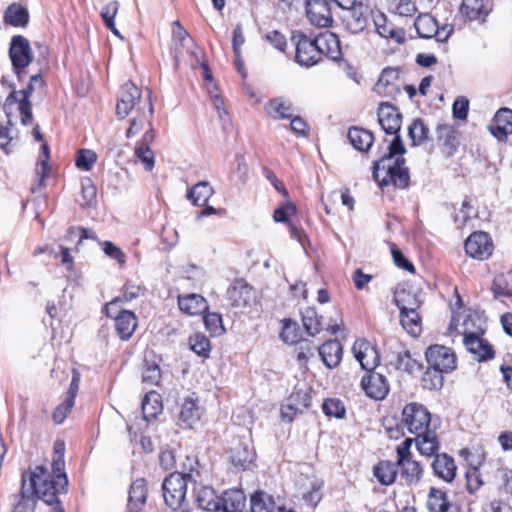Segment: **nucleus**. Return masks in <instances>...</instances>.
I'll return each instance as SVG.
<instances>
[{"label": "nucleus", "instance_id": "9", "mask_svg": "<svg viewBox=\"0 0 512 512\" xmlns=\"http://www.w3.org/2000/svg\"><path fill=\"white\" fill-rule=\"evenodd\" d=\"M9 56L13 69L21 80L23 69H25L33 59L29 41L21 35L14 36L10 43Z\"/></svg>", "mask_w": 512, "mask_h": 512}, {"label": "nucleus", "instance_id": "34", "mask_svg": "<svg viewBox=\"0 0 512 512\" xmlns=\"http://www.w3.org/2000/svg\"><path fill=\"white\" fill-rule=\"evenodd\" d=\"M230 462L235 467L246 469L254 459V452L247 444L238 443L235 447L229 450Z\"/></svg>", "mask_w": 512, "mask_h": 512}, {"label": "nucleus", "instance_id": "33", "mask_svg": "<svg viewBox=\"0 0 512 512\" xmlns=\"http://www.w3.org/2000/svg\"><path fill=\"white\" fill-rule=\"evenodd\" d=\"M436 133L438 140L441 142L443 153L446 156H452L459 145L454 129L443 124L437 127Z\"/></svg>", "mask_w": 512, "mask_h": 512}, {"label": "nucleus", "instance_id": "2", "mask_svg": "<svg viewBox=\"0 0 512 512\" xmlns=\"http://www.w3.org/2000/svg\"><path fill=\"white\" fill-rule=\"evenodd\" d=\"M67 487L68 480L63 476L53 483L49 470L36 466L22 475L21 489L12 498V512H34L37 499L47 505L58 504V495L66 493Z\"/></svg>", "mask_w": 512, "mask_h": 512}, {"label": "nucleus", "instance_id": "30", "mask_svg": "<svg viewBox=\"0 0 512 512\" xmlns=\"http://www.w3.org/2000/svg\"><path fill=\"white\" fill-rule=\"evenodd\" d=\"M318 353L327 368H335L339 365L343 348L338 340H329L318 348Z\"/></svg>", "mask_w": 512, "mask_h": 512}, {"label": "nucleus", "instance_id": "40", "mask_svg": "<svg viewBox=\"0 0 512 512\" xmlns=\"http://www.w3.org/2000/svg\"><path fill=\"white\" fill-rule=\"evenodd\" d=\"M7 124L0 126V149L9 154L18 142V130L11 120L7 117Z\"/></svg>", "mask_w": 512, "mask_h": 512}, {"label": "nucleus", "instance_id": "58", "mask_svg": "<svg viewBox=\"0 0 512 512\" xmlns=\"http://www.w3.org/2000/svg\"><path fill=\"white\" fill-rule=\"evenodd\" d=\"M203 320L206 329L211 333V335L219 336L224 333L225 329L220 314L215 312L207 313Z\"/></svg>", "mask_w": 512, "mask_h": 512}, {"label": "nucleus", "instance_id": "42", "mask_svg": "<svg viewBox=\"0 0 512 512\" xmlns=\"http://www.w3.org/2000/svg\"><path fill=\"white\" fill-rule=\"evenodd\" d=\"M197 503L203 512H220V499L211 488L203 487L198 492Z\"/></svg>", "mask_w": 512, "mask_h": 512}, {"label": "nucleus", "instance_id": "45", "mask_svg": "<svg viewBox=\"0 0 512 512\" xmlns=\"http://www.w3.org/2000/svg\"><path fill=\"white\" fill-rule=\"evenodd\" d=\"M213 194L212 187L205 181L195 184L188 192V199L196 206H204Z\"/></svg>", "mask_w": 512, "mask_h": 512}, {"label": "nucleus", "instance_id": "61", "mask_svg": "<svg viewBox=\"0 0 512 512\" xmlns=\"http://www.w3.org/2000/svg\"><path fill=\"white\" fill-rule=\"evenodd\" d=\"M96 153L92 150L82 149L76 157V166L84 171H89L96 162Z\"/></svg>", "mask_w": 512, "mask_h": 512}, {"label": "nucleus", "instance_id": "27", "mask_svg": "<svg viewBox=\"0 0 512 512\" xmlns=\"http://www.w3.org/2000/svg\"><path fill=\"white\" fill-rule=\"evenodd\" d=\"M438 426H433L432 429L415 435L412 439L415 441L419 453L423 456L431 457L436 456L439 449V441L436 434Z\"/></svg>", "mask_w": 512, "mask_h": 512}, {"label": "nucleus", "instance_id": "59", "mask_svg": "<svg viewBox=\"0 0 512 512\" xmlns=\"http://www.w3.org/2000/svg\"><path fill=\"white\" fill-rule=\"evenodd\" d=\"M280 337L284 342L288 344L297 343L300 337L298 324L291 320H285L283 322V329Z\"/></svg>", "mask_w": 512, "mask_h": 512}, {"label": "nucleus", "instance_id": "64", "mask_svg": "<svg viewBox=\"0 0 512 512\" xmlns=\"http://www.w3.org/2000/svg\"><path fill=\"white\" fill-rule=\"evenodd\" d=\"M102 245V248H103V251L104 253L112 258V259H115L117 260V262L120 264V265H123L125 264L126 262V256L125 254L122 252V250L117 247L114 243L110 242V241H104L101 243Z\"/></svg>", "mask_w": 512, "mask_h": 512}, {"label": "nucleus", "instance_id": "6", "mask_svg": "<svg viewBox=\"0 0 512 512\" xmlns=\"http://www.w3.org/2000/svg\"><path fill=\"white\" fill-rule=\"evenodd\" d=\"M414 27L421 38H435L437 42L445 43L454 31L451 24L439 25L438 21L428 13L419 14L415 21Z\"/></svg>", "mask_w": 512, "mask_h": 512}, {"label": "nucleus", "instance_id": "37", "mask_svg": "<svg viewBox=\"0 0 512 512\" xmlns=\"http://www.w3.org/2000/svg\"><path fill=\"white\" fill-rule=\"evenodd\" d=\"M266 113L274 119H289L293 116L292 104L283 98H275L265 105Z\"/></svg>", "mask_w": 512, "mask_h": 512}, {"label": "nucleus", "instance_id": "21", "mask_svg": "<svg viewBox=\"0 0 512 512\" xmlns=\"http://www.w3.org/2000/svg\"><path fill=\"white\" fill-rule=\"evenodd\" d=\"M155 139V130L149 128L145 131L141 140H139L134 148V154L138 160L144 165L145 170L151 171L155 166V157L150 149V144Z\"/></svg>", "mask_w": 512, "mask_h": 512}, {"label": "nucleus", "instance_id": "56", "mask_svg": "<svg viewBox=\"0 0 512 512\" xmlns=\"http://www.w3.org/2000/svg\"><path fill=\"white\" fill-rule=\"evenodd\" d=\"M389 9L400 16H411L416 12V5L411 0H389Z\"/></svg>", "mask_w": 512, "mask_h": 512}, {"label": "nucleus", "instance_id": "22", "mask_svg": "<svg viewBox=\"0 0 512 512\" xmlns=\"http://www.w3.org/2000/svg\"><path fill=\"white\" fill-rule=\"evenodd\" d=\"M464 345L479 362L486 361L494 357V350L492 346L485 339L475 333L465 334Z\"/></svg>", "mask_w": 512, "mask_h": 512}, {"label": "nucleus", "instance_id": "24", "mask_svg": "<svg viewBox=\"0 0 512 512\" xmlns=\"http://www.w3.org/2000/svg\"><path fill=\"white\" fill-rule=\"evenodd\" d=\"M488 128L498 140H506L507 136L512 134V110L500 108Z\"/></svg>", "mask_w": 512, "mask_h": 512}, {"label": "nucleus", "instance_id": "38", "mask_svg": "<svg viewBox=\"0 0 512 512\" xmlns=\"http://www.w3.org/2000/svg\"><path fill=\"white\" fill-rule=\"evenodd\" d=\"M418 309L401 311L400 323L403 329L411 336L417 337L422 332V321Z\"/></svg>", "mask_w": 512, "mask_h": 512}, {"label": "nucleus", "instance_id": "10", "mask_svg": "<svg viewBox=\"0 0 512 512\" xmlns=\"http://www.w3.org/2000/svg\"><path fill=\"white\" fill-rule=\"evenodd\" d=\"M120 298H115L105 306V312L108 317L115 319V328L117 334L122 340H128L134 333L137 327V318L135 314L128 310H123L116 315L113 312L114 307L117 305Z\"/></svg>", "mask_w": 512, "mask_h": 512}, {"label": "nucleus", "instance_id": "7", "mask_svg": "<svg viewBox=\"0 0 512 512\" xmlns=\"http://www.w3.org/2000/svg\"><path fill=\"white\" fill-rule=\"evenodd\" d=\"M412 438H406L397 446V465L401 468L400 476L409 485L416 484L422 477V468L419 462L412 459L410 447Z\"/></svg>", "mask_w": 512, "mask_h": 512}, {"label": "nucleus", "instance_id": "18", "mask_svg": "<svg viewBox=\"0 0 512 512\" xmlns=\"http://www.w3.org/2000/svg\"><path fill=\"white\" fill-rule=\"evenodd\" d=\"M346 10L347 13L344 16V21L347 29L352 33L362 32L369 22L370 8L362 2H358L346 8Z\"/></svg>", "mask_w": 512, "mask_h": 512}, {"label": "nucleus", "instance_id": "31", "mask_svg": "<svg viewBox=\"0 0 512 512\" xmlns=\"http://www.w3.org/2000/svg\"><path fill=\"white\" fill-rule=\"evenodd\" d=\"M220 499V512H241L245 507L246 496L240 489L224 492Z\"/></svg>", "mask_w": 512, "mask_h": 512}, {"label": "nucleus", "instance_id": "51", "mask_svg": "<svg viewBox=\"0 0 512 512\" xmlns=\"http://www.w3.org/2000/svg\"><path fill=\"white\" fill-rule=\"evenodd\" d=\"M180 419L188 424L197 421L200 418L199 408L194 399L185 398L181 404Z\"/></svg>", "mask_w": 512, "mask_h": 512}, {"label": "nucleus", "instance_id": "17", "mask_svg": "<svg viewBox=\"0 0 512 512\" xmlns=\"http://www.w3.org/2000/svg\"><path fill=\"white\" fill-rule=\"evenodd\" d=\"M352 351L362 369L366 370L367 373L375 372L374 369L378 366L380 358L374 346L361 339L354 342Z\"/></svg>", "mask_w": 512, "mask_h": 512}, {"label": "nucleus", "instance_id": "16", "mask_svg": "<svg viewBox=\"0 0 512 512\" xmlns=\"http://www.w3.org/2000/svg\"><path fill=\"white\" fill-rule=\"evenodd\" d=\"M361 388L368 397L375 400H383L390 390L387 378L378 372H369L363 376Z\"/></svg>", "mask_w": 512, "mask_h": 512}, {"label": "nucleus", "instance_id": "41", "mask_svg": "<svg viewBox=\"0 0 512 512\" xmlns=\"http://www.w3.org/2000/svg\"><path fill=\"white\" fill-rule=\"evenodd\" d=\"M397 466V462L381 461L374 467V476L382 485H391L396 479Z\"/></svg>", "mask_w": 512, "mask_h": 512}, {"label": "nucleus", "instance_id": "54", "mask_svg": "<svg viewBox=\"0 0 512 512\" xmlns=\"http://www.w3.org/2000/svg\"><path fill=\"white\" fill-rule=\"evenodd\" d=\"M321 318L314 309H307L303 313V325L310 336H315L322 330Z\"/></svg>", "mask_w": 512, "mask_h": 512}, {"label": "nucleus", "instance_id": "15", "mask_svg": "<svg viewBox=\"0 0 512 512\" xmlns=\"http://www.w3.org/2000/svg\"><path fill=\"white\" fill-rule=\"evenodd\" d=\"M465 250L470 257L484 260L492 254L493 244L487 233L474 232L467 238Z\"/></svg>", "mask_w": 512, "mask_h": 512}, {"label": "nucleus", "instance_id": "4", "mask_svg": "<svg viewBox=\"0 0 512 512\" xmlns=\"http://www.w3.org/2000/svg\"><path fill=\"white\" fill-rule=\"evenodd\" d=\"M402 423L414 435L424 433L432 429L433 426H439L438 421L431 417L427 408L415 402L409 403L403 408Z\"/></svg>", "mask_w": 512, "mask_h": 512}, {"label": "nucleus", "instance_id": "52", "mask_svg": "<svg viewBox=\"0 0 512 512\" xmlns=\"http://www.w3.org/2000/svg\"><path fill=\"white\" fill-rule=\"evenodd\" d=\"M443 373V371H440L428 365V368L425 371L422 378L423 387L428 390L440 389L444 383Z\"/></svg>", "mask_w": 512, "mask_h": 512}, {"label": "nucleus", "instance_id": "47", "mask_svg": "<svg viewBox=\"0 0 512 512\" xmlns=\"http://www.w3.org/2000/svg\"><path fill=\"white\" fill-rule=\"evenodd\" d=\"M492 291L496 298L512 296V275L499 274L495 276L492 285Z\"/></svg>", "mask_w": 512, "mask_h": 512}, {"label": "nucleus", "instance_id": "8", "mask_svg": "<svg viewBox=\"0 0 512 512\" xmlns=\"http://www.w3.org/2000/svg\"><path fill=\"white\" fill-rule=\"evenodd\" d=\"M148 99H150V96L143 100L140 89L132 82H126L122 85L119 92L116 104V115L120 119H124L134 108H136V111L138 112L139 106L144 107V103Z\"/></svg>", "mask_w": 512, "mask_h": 512}, {"label": "nucleus", "instance_id": "39", "mask_svg": "<svg viewBox=\"0 0 512 512\" xmlns=\"http://www.w3.org/2000/svg\"><path fill=\"white\" fill-rule=\"evenodd\" d=\"M348 139L352 146L359 151H368L374 141L370 131L357 127L349 129Z\"/></svg>", "mask_w": 512, "mask_h": 512}, {"label": "nucleus", "instance_id": "32", "mask_svg": "<svg viewBox=\"0 0 512 512\" xmlns=\"http://www.w3.org/2000/svg\"><path fill=\"white\" fill-rule=\"evenodd\" d=\"M147 499V487L146 481L141 478L135 480L131 486L129 491V499H128V510L129 511H141L142 507L145 505Z\"/></svg>", "mask_w": 512, "mask_h": 512}, {"label": "nucleus", "instance_id": "57", "mask_svg": "<svg viewBox=\"0 0 512 512\" xmlns=\"http://www.w3.org/2000/svg\"><path fill=\"white\" fill-rule=\"evenodd\" d=\"M198 466L199 462L196 458L187 456L183 463L182 472L178 473L182 474L187 481L196 483L200 478Z\"/></svg>", "mask_w": 512, "mask_h": 512}, {"label": "nucleus", "instance_id": "19", "mask_svg": "<svg viewBox=\"0 0 512 512\" xmlns=\"http://www.w3.org/2000/svg\"><path fill=\"white\" fill-rule=\"evenodd\" d=\"M295 59L301 66L310 67L317 64L321 58L315 38L302 35L296 45Z\"/></svg>", "mask_w": 512, "mask_h": 512}, {"label": "nucleus", "instance_id": "23", "mask_svg": "<svg viewBox=\"0 0 512 512\" xmlns=\"http://www.w3.org/2000/svg\"><path fill=\"white\" fill-rule=\"evenodd\" d=\"M491 9L490 0H462L460 14L469 21H484Z\"/></svg>", "mask_w": 512, "mask_h": 512}, {"label": "nucleus", "instance_id": "36", "mask_svg": "<svg viewBox=\"0 0 512 512\" xmlns=\"http://www.w3.org/2000/svg\"><path fill=\"white\" fill-rule=\"evenodd\" d=\"M64 453H65V444L61 440H57L54 444V455L52 459L51 469L52 472L49 471L52 482H58L60 477H64L68 480L67 475L65 473V462H64Z\"/></svg>", "mask_w": 512, "mask_h": 512}, {"label": "nucleus", "instance_id": "5", "mask_svg": "<svg viewBox=\"0 0 512 512\" xmlns=\"http://www.w3.org/2000/svg\"><path fill=\"white\" fill-rule=\"evenodd\" d=\"M187 482L186 478L178 472L171 473L163 481L164 501L174 511L189 512L182 509L186 497Z\"/></svg>", "mask_w": 512, "mask_h": 512}, {"label": "nucleus", "instance_id": "60", "mask_svg": "<svg viewBox=\"0 0 512 512\" xmlns=\"http://www.w3.org/2000/svg\"><path fill=\"white\" fill-rule=\"evenodd\" d=\"M161 379V371L160 367L156 363L147 362L143 373H142V381L143 383L155 386L158 385Z\"/></svg>", "mask_w": 512, "mask_h": 512}, {"label": "nucleus", "instance_id": "55", "mask_svg": "<svg viewBox=\"0 0 512 512\" xmlns=\"http://www.w3.org/2000/svg\"><path fill=\"white\" fill-rule=\"evenodd\" d=\"M173 38L176 45L179 44L187 53L194 55L192 51V47L194 46L193 40L179 21L174 22Z\"/></svg>", "mask_w": 512, "mask_h": 512}, {"label": "nucleus", "instance_id": "29", "mask_svg": "<svg viewBox=\"0 0 512 512\" xmlns=\"http://www.w3.org/2000/svg\"><path fill=\"white\" fill-rule=\"evenodd\" d=\"M399 79V72L394 68H385L375 84L374 91L380 96H392L399 92L396 81Z\"/></svg>", "mask_w": 512, "mask_h": 512}, {"label": "nucleus", "instance_id": "26", "mask_svg": "<svg viewBox=\"0 0 512 512\" xmlns=\"http://www.w3.org/2000/svg\"><path fill=\"white\" fill-rule=\"evenodd\" d=\"M434 474L445 482H452L456 476V464L454 459L446 453L436 454L431 464Z\"/></svg>", "mask_w": 512, "mask_h": 512}, {"label": "nucleus", "instance_id": "53", "mask_svg": "<svg viewBox=\"0 0 512 512\" xmlns=\"http://www.w3.org/2000/svg\"><path fill=\"white\" fill-rule=\"evenodd\" d=\"M189 345L197 355L208 358L211 351L210 340L203 334L197 333L189 338Z\"/></svg>", "mask_w": 512, "mask_h": 512}, {"label": "nucleus", "instance_id": "14", "mask_svg": "<svg viewBox=\"0 0 512 512\" xmlns=\"http://www.w3.org/2000/svg\"><path fill=\"white\" fill-rule=\"evenodd\" d=\"M310 23L317 27H329L333 17L329 3L326 0H306L303 2Z\"/></svg>", "mask_w": 512, "mask_h": 512}, {"label": "nucleus", "instance_id": "35", "mask_svg": "<svg viewBox=\"0 0 512 512\" xmlns=\"http://www.w3.org/2000/svg\"><path fill=\"white\" fill-rule=\"evenodd\" d=\"M163 405L161 402V396L155 391H149L145 394L142 401V413L146 421L156 419V417L162 412Z\"/></svg>", "mask_w": 512, "mask_h": 512}, {"label": "nucleus", "instance_id": "13", "mask_svg": "<svg viewBox=\"0 0 512 512\" xmlns=\"http://www.w3.org/2000/svg\"><path fill=\"white\" fill-rule=\"evenodd\" d=\"M227 298L233 308L242 310L250 307L255 300L253 288L244 280H235L227 290Z\"/></svg>", "mask_w": 512, "mask_h": 512}, {"label": "nucleus", "instance_id": "63", "mask_svg": "<svg viewBox=\"0 0 512 512\" xmlns=\"http://www.w3.org/2000/svg\"><path fill=\"white\" fill-rule=\"evenodd\" d=\"M453 117L459 120L467 119L469 100L465 96H458L452 106Z\"/></svg>", "mask_w": 512, "mask_h": 512}, {"label": "nucleus", "instance_id": "25", "mask_svg": "<svg viewBox=\"0 0 512 512\" xmlns=\"http://www.w3.org/2000/svg\"><path fill=\"white\" fill-rule=\"evenodd\" d=\"M154 114V107L151 102V99H148L144 103V107L138 108V116L133 118L130 122L128 129L126 130V137L132 138L136 136L140 131H142L145 126L149 128H153L151 126V119Z\"/></svg>", "mask_w": 512, "mask_h": 512}, {"label": "nucleus", "instance_id": "44", "mask_svg": "<svg viewBox=\"0 0 512 512\" xmlns=\"http://www.w3.org/2000/svg\"><path fill=\"white\" fill-rule=\"evenodd\" d=\"M4 21L13 26H26L29 21L28 10L19 4H11L5 13Z\"/></svg>", "mask_w": 512, "mask_h": 512}, {"label": "nucleus", "instance_id": "3", "mask_svg": "<svg viewBox=\"0 0 512 512\" xmlns=\"http://www.w3.org/2000/svg\"><path fill=\"white\" fill-rule=\"evenodd\" d=\"M1 84L5 87L11 89V92L5 99L3 104V110L7 117L12 115V108L15 104L18 105V111L21 115V123L23 125H29L32 123L33 115H32V104L29 100L32 92L37 88H44V80L41 75L35 74L30 76V81L25 89L15 90L13 84L8 81L5 76L1 78Z\"/></svg>", "mask_w": 512, "mask_h": 512}, {"label": "nucleus", "instance_id": "20", "mask_svg": "<svg viewBox=\"0 0 512 512\" xmlns=\"http://www.w3.org/2000/svg\"><path fill=\"white\" fill-rule=\"evenodd\" d=\"M316 45L320 58L325 55L327 58L336 61L341 59L342 51L338 36L330 31L320 33L316 38Z\"/></svg>", "mask_w": 512, "mask_h": 512}, {"label": "nucleus", "instance_id": "48", "mask_svg": "<svg viewBox=\"0 0 512 512\" xmlns=\"http://www.w3.org/2000/svg\"><path fill=\"white\" fill-rule=\"evenodd\" d=\"M429 129L425 126L422 119H415L408 127V135L412 145L419 146L428 138Z\"/></svg>", "mask_w": 512, "mask_h": 512}, {"label": "nucleus", "instance_id": "43", "mask_svg": "<svg viewBox=\"0 0 512 512\" xmlns=\"http://www.w3.org/2000/svg\"><path fill=\"white\" fill-rule=\"evenodd\" d=\"M450 507V503L447 500V495L444 491L431 487L428 500L427 508L430 512H447Z\"/></svg>", "mask_w": 512, "mask_h": 512}, {"label": "nucleus", "instance_id": "1", "mask_svg": "<svg viewBox=\"0 0 512 512\" xmlns=\"http://www.w3.org/2000/svg\"><path fill=\"white\" fill-rule=\"evenodd\" d=\"M378 122L385 133L394 135L385 153L373 167V176L381 187L394 185L404 189L409 185V171L405 166L403 154L406 152L404 143L399 135L402 125V114L388 102H382L378 107Z\"/></svg>", "mask_w": 512, "mask_h": 512}, {"label": "nucleus", "instance_id": "28", "mask_svg": "<svg viewBox=\"0 0 512 512\" xmlns=\"http://www.w3.org/2000/svg\"><path fill=\"white\" fill-rule=\"evenodd\" d=\"M179 309L190 315H201L208 310V304L206 299L199 294H187L178 297Z\"/></svg>", "mask_w": 512, "mask_h": 512}, {"label": "nucleus", "instance_id": "11", "mask_svg": "<svg viewBox=\"0 0 512 512\" xmlns=\"http://www.w3.org/2000/svg\"><path fill=\"white\" fill-rule=\"evenodd\" d=\"M425 356L430 367L445 373L452 372L456 368V355L449 347L432 345L427 349Z\"/></svg>", "mask_w": 512, "mask_h": 512}, {"label": "nucleus", "instance_id": "46", "mask_svg": "<svg viewBox=\"0 0 512 512\" xmlns=\"http://www.w3.org/2000/svg\"><path fill=\"white\" fill-rule=\"evenodd\" d=\"M297 398H299V394L292 395L288 399V403L282 406V408H281V417H282V419L284 421L292 422L294 416L298 412H302L303 409H306L309 406L307 395L304 396L303 403H302L301 407H299V405L296 403L297 402Z\"/></svg>", "mask_w": 512, "mask_h": 512}, {"label": "nucleus", "instance_id": "62", "mask_svg": "<svg viewBox=\"0 0 512 512\" xmlns=\"http://www.w3.org/2000/svg\"><path fill=\"white\" fill-rule=\"evenodd\" d=\"M322 409L327 416H334L336 418H341L345 414V408L338 399L326 400L322 405Z\"/></svg>", "mask_w": 512, "mask_h": 512}, {"label": "nucleus", "instance_id": "50", "mask_svg": "<svg viewBox=\"0 0 512 512\" xmlns=\"http://www.w3.org/2000/svg\"><path fill=\"white\" fill-rule=\"evenodd\" d=\"M274 509L273 498L264 493L256 492L251 497V512H272Z\"/></svg>", "mask_w": 512, "mask_h": 512}, {"label": "nucleus", "instance_id": "12", "mask_svg": "<svg viewBox=\"0 0 512 512\" xmlns=\"http://www.w3.org/2000/svg\"><path fill=\"white\" fill-rule=\"evenodd\" d=\"M421 289L408 282L399 283L394 291V302L401 311L419 309L423 304Z\"/></svg>", "mask_w": 512, "mask_h": 512}, {"label": "nucleus", "instance_id": "49", "mask_svg": "<svg viewBox=\"0 0 512 512\" xmlns=\"http://www.w3.org/2000/svg\"><path fill=\"white\" fill-rule=\"evenodd\" d=\"M396 368L413 374L421 370V364L412 357L409 351L405 350L397 354Z\"/></svg>", "mask_w": 512, "mask_h": 512}]
</instances>
